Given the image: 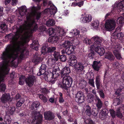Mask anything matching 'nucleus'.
<instances>
[{"instance_id": "obj_50", "label": "nucleus", "mask_w": 124, "mask_h": 124, "mask_svg": "<svg viewBox=\"0 0 124 124\" xmlns=\"http://www.w3.org/2000/svg\"><path fill=\"white\" fill-rule=\"evenodd\" d=\"M46 48L45 46H43L42 47V50L41 51V53L42 54H43L44 55L46 53L48 52L46 51Z\"/></svg>"}, {"instance_id": "obj_53", "label": "nucleus", "mask_w": 124, "mask_h": 124, "mask_svg": "<svg viewBox=\"0 0 124 124\" xmlns=\"http://www.w3.org/2000/svg\"><path fill=\"white\" fill-rule=\"evenodd\" d=\"M66 58L65 56L63 55H61L60 58V59L61 61L62 62L65 61L66 60Z\"/></svg>"}, {"instance_id": "obj_28", "label": "nucleus", "mask_w": 124, "mask_h": 124, "mask_svg": "<svg viewBox=\"0 0 124 124\" xmlns=\"http://www.w3.org/2000/svg\"><path fill=\"white\" fill-rule=\"evenodd\" d=\"M94 69L97 71H98L101 66V64L100 62H98L94 61L93 62V65H92Z\"/></svg>"}, {"instance_id": "obj_43", "label": "nucleus", "mask_w": 124, "mask_h": 124, "mask_svg": "<svg viewBox=\"0 0 124 124\" xmlns=\"http://www.w3.org/2000/svg\"><path fill=\"white\" fill-rule=\"evenodd\" d=\"M53 55L56 61L58 60L60 56V54L59 52L55 51L54 52Z\"/></svg>"}, {"instance_id": "obj_38", "label": "nucleus", "mask_w": 124, "mask_h": 124, "mask_svg": "<svg viewBox=\"0 0 124 124\" xmlns=\"http://www.w3.org/2000/svg\"><path fill=\"white\" fill-rule=\"evenodd\" d=\"M123 17L122 16L119 17L117 20V23L118 24H122L124 23V13L122 14Z\"/></svg>"}, {"instance_id": "obj_40", "label": "nucleus", "mask_w": 124, "mask_h": 124, "mask_svg": "<svg viewBox=\"0 0 124 124\" xmlns=\"http://www.w3.org/2000/svg\"><path fill=\"white\" fill-rule=\"evenodd\" d=\"M11 119L10 116L8 115H6L4 117V120L6 122L7 124H9L11 122Z\"/></svg>"}, {"instance_id": "obj_64", "label": "nucleus", "mask_w": 124, "mask_h": 124, "mask_svg": "<svg viewBox=\"0 0 124 124\" xmlns=\"http://www.w3.org/2000/svg\"><path fill=\"white\" fill-rule=\"evenodd\" d=\"M3 8L0 7V16H1L2 15L3 12Z\"/></svg>"}, {"instance_id": "obj_36", "label": "nucleus", "mask_w": 124, "mask_h": 124, "mask_svg": "<svg viewBox=\"0 0 124 124\" xmlns=\"http://www.w3.org/2000/svg\"><path fill=\"white\" fill-rule=\"evenodd\" d=\"M86 83L85 80L82 79L79 81V85L80 88H83L86 86Z\"/></svg>"}, {"instance_id": "obj_19", "label": "nucleus", "mask_w": 124, "mask_h": 124, "mask_svg": "<svg viewBox=\"0 0 124 124\" xmlns=\"http://www.w3.org/2000/svg\"><path fill=\"white\" fill-rule=\"evenodd\" d=\"M74 66V68L76 71L80 72L83 70L84 68V66L80 62L77 63Z\"/></svg>"}, {"instance_id": "obj_5", "label": "nucleus", "mask_w": 124, "mask_h": 124, "mask_svg": "<svg viewBox=\"0 0 124 124\" xmlns=\"http://www.w3.org/2000/svg\"><path fill=\"white\" fill-rule=\"evenodd\" d=\"M91 40L94 41L93 44L90 46V48L91 50H93L95 47L97 46L101 45L102 39L97 36L96 35L93 37L91 38Z\"/></svg>"}, {"instance_id": "obj_26", "label": "nucleus", "mask_w": 124, "mask_h": 124, "mask_svg": "<svg viewBox=\"0 0 124 124\" xmlns=\"http://www.w3.org/2000/svg\"><path fill=\"white\" fill-rule=\"evenodd\" d=\"M70 34L73 36H76V37H78L80 34V31L77 29H74L71 31Z\"/></svg>"}, {"instance_id": "obj_2", "label": "nucleus", "mask_w": 124, "mask_h": 124, "mask_svg": "<svg viewBox=\"0 0 124 124\" xmlns=\"http://www.w3.org/2000/svg\"><path fill=\"white\" fill-rule=\"evenodd\" d=\"M71 77L69 76H65L63 78L62 83L59 86H60L63 89H67L68 88L71 86L72 82Z\"/></svg>"}, {"instance_id": "obj_27", "label": "nucleus", "mask_w": 124, "mask_h": 124, "mask_svg": "<svg viewBox=\"0 0 124 124\" xmlns=\"http://www.w3.org/2000/svg\"><path fill=\"white\" fill-rule=\"evenodd\" d=\"M99 24V21L97 20H95L92 22L91 25L92 28L97 29L98 27Z\"/></svg>"}, {"instance_id": "obj_58", "label": "nucleus", "mask_w": 124, "mask_h": 124, "mask_svg": "<svg viewBox=\"0 0 124 124\" xmlns=\"http://www.w3.org/2000/svg\"><path fill=\"white\" fill-rule=\"evenodd\" d=\"M21 10L23 11V12H26L27 11V9L26 7L25 6H23L21 8Z\"/></svg>"}, {"instance_id": "obj_61", "label": "nucleus", "mask_w": 124, "mask_h": 124, "mask_svg": "<svg viewBox=\"0 0 124 124\" xmlns=\"http://www.w3.org/2000/svg\"><path fill=\"white\" fill-rule=\"evenodd\" d=\"M102 112H101L99 114V117L102 120H103L104 119L105 115V114L103 115V116H102Z\"/></svg>"}, {"instance_id": "obj_55", "label": "nucleus", "mask_w": 124, "mask_h": 124, "mask_svg": "<svg viewBox=\"0 0 124 124\" xmlns=\"http://www.w3.org/2000/svg\"><path fill=\"white\" fill-rule=\"evenodd\" d=\"M48 30L49 33L50 35H52L54 32V29L52 28H50Z\"/></svg>"}, {"instance_id": "obj_59", "label": "nucleus", "mask_w": 124, "mask_h": 124, "mask_svg": "<svg viewBox=\"0 0 124 124\" xmlns=\"http://www.w3.org/2000/svg\"><path fill=\"white\" fill-rule=\"evenodd\" d=\"M84 3V2L83 1H82L80 2H77V6L79 7H80L83 5Z\"/></svg>"}, {"instance_id": "obj_48", "label": "nucleus", "mask_w": 124, "mask_h": 124, "mask_svg": "<svg viewBox=\"0 0 124 124\" xmlns=\"http://www.w3.org/2000/svg\"><path fill=\"white\" fill-rule=\"evenodd\" d=\"M56 49V47H50L47 48V52L48 53H51L54 51Z\"/></svg>"}, {"instance_id": "obj_11", "label": "nucleus", "mask_w": 124, "mask_h": 124, "mask_svg": "<svg viewBox=\"0 0 124 124\" xmlns=\"http://www.w3.org/2000/svg\"><path fill=\"white\" fill-rule=\"evenodd\" d=\"M57 9L56 7L53 5H51L49 8H47L45 10V13L49 12L51 15H54L56 13L57 11Z\"/></svg>"}, {"instance_id": "obj_14", "label": "nucleus", "mask_w": 124, "mask_h": 124, "mask_svg": "<svg viewBox=\"0 0 124 124\" xmlns=\"http://www.w3.org/2000/svg\"><path fill=\"white\" fill-rule=\"evenodd\" d=\"M111 38L116 39H122L124 36V34L122 33H117L116 31L113 33L112 32L111 33Z\"/></svg>"}, {"instance_id": "obj_18", "label": "nucleus", "mask_w": 124, "mask_h": 124, "mask_svg": "<svg viewBox=\"0 0 124 124\" xmlns=\"http://www.w3.org/2000/svg\"><path fill=\"white\" fill-rule=\"evenodd\" d=\"M34 116L35 120L37 122L36 124L40 123L42 120V115L40 114L39 112H38L35 114Z\"/></svg>"}, {"instance_id": "obj_34", "label": "nucleus", "mask_w": 124, "mask_h": 124, "mask_svg": "<svg viewBox=\"0 0 124 124\" xmlns=\"http://www.w3.org/2000/svg\"><path fill=\"white\" fill-rule=\"evenodd\" d=\"M74 47L72 45H71L68 47L66 49L67 53L68 54L71 53L74 51Z\"/></svg>"}, {"instance_id": "obj_25", "label": "nucleus", "mask_w": 124, "mask_h": 124, "mask_svg": "<svg viewBox=\"0 0 124 124\" xmlns=\"http://www.w3.org/2000/svg\"><path fill=\"white\" fill-rule=\"evenodd\" d=\"M46 68V66L45 64H42L40 67L39 72L37 73L38 75L40 76L44 74L45 72Z\"/></svg>"}, {"instance_id": "obj_32", "label": "nucleus", "mask_w": 124, "mask_h": 124, "mask_svg": "<svg viewBox=\"0 0 124 124\" xmlns=\"http://www.w3.org/2000/svg\"><path fill=\"white\" fill-rule=\"evenodd\" d=\"M40 104L39 102L38 101L34 102L32 104L31 108L32 110H37V108H38Z\"/></svg>"}, {"instance_id": "obj_51", "label": "nucleus", "mask_w": 124, "mask_h": 124, "mask_svg": "<svg viewBox=\"0 0 124 124\" xmlns=\"http://www.w3.org/2000/svg\"><path fill=\"white\" fill-rule=\"evenodd\" d=\"M65 32L64 31V30L62 29H60L59 32L60 36H64L65 35Z\"/></svg>"}, {"instance_id": "obj_16", "label": "nucleus", "mask_w": 124, "mask_h": 124, "mask_svg": "<svg viewBox=\"0 0 124 124\" xmlns=\"http://www.w3.org/2000/svg\"><path fill=\"white\" fill-rule=\"evenodd\" d=\"M69 65L72 66H74L77 63L76 60V57L74 55H72L69 57Z\"/></svg>"}, {"instance_id": "obj_1", "label": "nucleus", "mask_w": 124, "mask_h": 124, "mask_svg": "<svg viewBox=\"0 0 124 124\" xmlns=\"http://www.w3.org/2000/svg\"><path fill=\"white\" fill-rule=\"evenodd\" d=\"M32 33H16L15 36L12 34L6 35L5 38L11 39V44L8 46L0 56L3 61L0 62V83L3 81L5 75L9 70L8 66L10 63L12 64L14 61L18 56L21 59L23 58L25 48L23 47ZM6 89L5 84H2L0 86V91L4 92Z\"/></svg>"}, {"instance_id": "obj_35", "label": "nucleus", "mask_w": 124, "mask_h": 124, "mask_svg": "<svg viewBox=\"0 0 124 124\" xmlns=\"http://www.w3.org/2000/svg\"><path fill=\"white\" fill-rule=\"evenodd\" d=\"M55 60L53 57L49 58L47 62V64L48 65L52 66L55 63Z\"/></svg>"}, {"instance_id": "obj_6", "label": "nucleus", "mask_w": 124, "mask_h": 124, "mask_svg": "<svg viewBox=\"0 0 124 124\" xmlns=\"http://www.w3.org/2000/svg\"><path fill=\"white\" fill-rule=\"evenodd\" d=\"M122 109V108L120 107L118 108L116 110V113L113 109H110L109 110V112L113 118H114L116 116L117 117L123 119L124 118V117L121 111Z\"/></svg>"}, {"instance_id": "obj_24", "label": "nucleus", "mask_w": 124, "mask_h": 124, "mask_svg": "<svg viewBox=\"0 0 124 124\" xmlns=\"http://www.w3.org/2000/svg\"><path fill=\"white\" fill-rule=\"evenodd\" d=\"M10 98L8 94H3L1 98V101L2 102L5 103L7 102Z\"/></svg>"}, {"instance_id": "obj_12", "label": "nucleus", "mask_w": 124, "mask_h": 124, "mask_svg": "<svg viewBox=\"0 0 124 124\" xmlns=\"http://www.w3.org/2000/svg\"><path fill=\"white\" fill-rule=\"evenodd\" d=\"M114 7L116 9H121L124 7V0H120L116 1L114 5Z\"/></svg>"}, {"instance_id": "obj_8", "label": "nucleus", "mask_w": 124, "mask_h": 124, "mask_svg": "<svg viewBox=\"0 0 124 124\" xmlns=\"http://www.w3.org/2000/svg\"><path fill=\"white\" fill-rule=\"evenodd\" d=\"M85 113L86 115L88 116H90L93 114L94 116H96L98 113V110L96 108H94L93 109V111H91V108L88 105H87L86 107Z\"/></svg>"}, {"instance_id": "obj_42", "label": "nucleus", "mask_w": 124, "mask_h": 124, "mask_svg": "<svg viewBox=\"0 0 124 124\" xmlns=\"http://www.w3.org/2000/svg\"><path fill=\"white\" fill-rule=\"evenodd\" d=\"M58 39V37L57 36H55L51 37L49 39V40H51L50 41L52 43L56 42Z\"/></svg>"}, {"instance_id": "obj_39", "label": "nucleus", "mask_w": 124, "mask_h": 124, "mask_svg": "<svg viewBox=\"0 0 124 124\" xmlns=\"http://www.w3.org/2000/svg\"><path fill=\"white\" fill-rule=\"evenodd\" d=\"M94 96L91 94H89L87 95V100L89 103L92 102L93 101Z\"/></svg>"}, {"instance_id": "obj_60", "label": "nucleus", "mask_w": 124, "mask_h": 124, "mask_svg": "<svg viewBox=\"0 0 124 124\" xmlns=\"http://www.w3.org/2000/svg\"><path fill=\"white\" fill-rule=\"evenodd\" d=\"M99 94L100 97L102 98H104V93H103V91L102 90L99 91Z\"/></svg>"}, {"instance_id": "obj_30", "label": "nucleus", "mask_w": 124, "mask_h": 124, "mask_svg": "<svg viewBox=\"0 0 124 124\" xmlns=\"http://www.w3.org/2000/svg\"><path fill=\"white\" fill-rule=\"evenodd\" d=\"M95 84L97 89H99L100 86L101 85V83L100 81V76L97 75L96 77Z\"/></svg>"}, {"instance_id": "obj_9", "label": "nucleus", "mask_w": 124, "mask_h": 124, "mask_svg": "<svg viewBox=\"0 0 124 124\" xmlns=\"http://www.w3.org/2000/svg\"><path fill=\"white\" fill-rule=\"evenodd\" d=\"M39 6L35 7L34 6L31 7L29 8V10L32 13V15L33 16H36L37 20H39L40 17L41 13L37 12V11L40 9Z\"/></svg>"}, {"instance_id": "obj_29", "label": "nucleus", "mask_w": 124, "mask_h": 124, "mask_svg": "<svg viewBox=\"0 0 124 124\" xmlns=\"http://www.w3.org/2000/svg\"><path fill=\"white\" fill-rule=\"evenodd\" d=\"M8 28L5 23H0V31L1 32H5L7 30Z\"/></svg>"}, {"instance_id": "obj_57", "label": "nucleus", "mask_w": 124, "mask_h": 124, "mask_svg": "<svg viewBox=\"0 0 124 124\" xmlns=\"http://www.w3.org/2000/svg\"><path fill=\"white\" fill-rule=\"evenodd\" d=\"M42 92L43 93L45 94H47L49 93V91L48 90H47L45 88H44L43 89Z\"/></svg>"}, {"instance_id": "obj_13", "label": "nucleus", "mask_w": 124, "mask_h": 124, "mask_svg": "<svg viewBox=\"0 0 124 124\" xmlns=\"http://www.w3.org/2000/svg\"><path fill=\"white\" fill-rule=\"evenodd\" d=\"M36 78L34 76H30L26 79V82L30 86H31L33 84Z\"/></svg>"}, {"instance_id": "obj_54", "label": "nucleus", "mask_w": 124, "mask_h": 124, "mask_svg": "<svg viewBox=\"0 0 124 124\" xmlns=\"http://www.w3.org/2000/svg\"><path fill=\"white\" fill-rule=\"evenodd\" d=\"M51 1H48L47 0H46L43 1V4L45 6L48 4V5H49L51 4Z\"/></svg>"}, {"instance_id": "obj_33", "label": "nucleus", "mask_w": 124, "mask_h": 124, "mask_svg": "<svg viewBox=\"0 0 124 124\" xmlns=\"http://www.w3.org/2000/svg\"><path fill=\"white\" fill-rule=\"evenodd\" d=\"M55 22L52 19H49L46 23V25L48 27L52 26L55 24Z\"/></svg>"}, {"instance_id": "obj_37", "label": "nucleus", "mask_w": 124, "mask_h": 124, "mask_svg": "<svg viewBox=\"0 0 124 124\" xmlns=\"http://www.w3.org/2000/svg\"><path fill=\"white\" fill-rule=\"evenodd\" d=\"M15 109V108L14 107H9L8 108V111H7L6 113L10 115H12L13 114Z\"/></svg>"}, {"instance_id": "obj_7", "label": "nucleus", "mask_w": 124, "mask_h": 124, "mask_svg": "<svg viewBox=\"0 0 124 124\" xmlns=\"http://www.w3.org/2000/svg\"><path fill=\"white\" fill-rule=\"evenodd\" d=\"M92 18L91 15L82 14L80 18V22L82 23H88L91 22Z\"/></svg>"}, {"instance_id": "obj_22", "label": "nucleus", "mask_w": 124, "mask_h": 124, "mask_svg": "<svg viewBox=\"0 0 124 124\" xmlns=\"http://www.w3.org/2000/svg\"><path fill=\"white\" fill-rule=\"evenodd\" d=\"M70 72V68L68 67H65L62 69L61 72V75L62 77L64 76H67Z\"/></svg>"}, {"instance_id": "obj_47", "label": "nucleus", "mask_w": 124, "mask_h": 124, "mask_svg": "<svg viewBox=\"0 0 124 124\" xmlns=\"http://www.w3.org/2000/svg\"><path fill=\"white\" fill-rule=\"evenodd\" d=\"M84 42L87 44L90 45L92 43L91 40L89 39L87 37H86L84 38L83 40Z\"/></svg>"}, {"instance_id": "obj_62", "label": "nucleus", "mask_w": 124, "mask_h": 124, "mask_svg": "<svg viewBox=\"0 0 124 124\" xmlns=\"http://www.w3.org/2000/svg\"><path fill=\"white\" fill-rule=\"evenodd\" d=\"M59 101L60 103L63 102L64 101V99L62 97H59Z\"/></svg>"}, {"instance_id": "obj_23", "label": "nucleus", "mask_w": 124, "mask_h": 124, "mask_svg": "<svg viewBox=\"0 0 124 124\" xmlns=\"http://www.w3.org/2000/svg\"><path fill=\"white\" fill-rule=\"evenodd\" d=\"M105 57L111 61H113L115 58L112 54L109 51L106 53L105 54Z\"/></svg>"}, {"instance_id": "obj_15", "label": "nucleus", "mask_w": 124, "mask_h": 124, "mask_svg": "<svg viewBox=\"0 0 124 124\" xmlns=\"http://www.w3.org/2000/svg\"><path fill=\"white\" fill-rule=\"evenodd\" d=\"M95 51L100 56L103 55L105 53V51L103 47L101 46H98L95 47Z\"/></svg>"}, {"instance_id": "obj_44", "label": "nucleus", "mask_w": 124, "mask_h": 124, "mask_svg": "<svg viewBox=\"0 0 124 124\" xmlns=\"http://www.w3.org/2000/svg\"><path fill=\"white\" fill-rule=\"evenodd\" d=\"M36 56H35L34 57V58L32 60V61L34 62H37V63L41 61L42 60V59L39 56H37V58L35 59Z\"/></svg>"}, {"instance_id": "obj_49", "label": "nucleus", "mask_w": 124, "mask_h": 124, "mask_svg": "<svg viewBox=\"0 0 124 124\" xmlns=\"http://www.w3.org/2000/svg\"><path fill=\"white\" fill-rule=\"evenodd\" d=\"M123 88V87L121 86L119 89H118L116 91L115 93L118 96L120 95L122 93V90Z\"/></svg>"}, {"instance_id": "obj_31", "label": "nucleus", "mask_w": 124, "mask_h": 124, "mask_svg": "<svg viewBox=\"0 0 124 124\" xmlns=\"http://www.w3.org/2000/svg\"><path fill=\"white\" fill-rule=\"evenodd\" d=\"M95 101L96 102V106L98 108L100 109L102 106V103L100 99L97 96H96Z\"/></svg>"}, {"instance_id": "obj_63", "label": "nucleus", "mask_w": 124, "mask_h": 124, "mask_svg": "<svg viewBox=\"0 0 124 124\" xmlns=\"http://www.w3.org/2000/svg\"><path fill=\"white\" fill-rule=\"evenodd\" d=\"M26 12H23V11L21 10L19 12V14L22 16H23L25 15L26 13Z\"/></svg>"}, {"instance_id": "obj_21", "label": "nucleus", "mask_w": 124, "mask_h": 124, "mask_svg": "<svg viewBox=\"0 0 124 124\" xmlns=\"http://www.w3.org/2000/svg\"><path fill=\"white\" fill-rule=\"evenodd\" d=\"M58 70V69H56L55 68H54L53 69V73L52 74V81H55V79L59 76Z\"/></svg>"}, {"instance_id": "obj_17", "label": "nucleus", "mask_w": 124, "mask_h": 124, "mask_svg": "<svg viewBox=\"0 0 124 124\" xmlns=\"http://www.w3.org/2000/svg\"><path fill=\"white\" fill-rule=\"evenodd\" d=\"M87 75L88 76H90V77L89 78L88 77H87L88 79H89L88 83L91 86L94 87L95 86L94 85V82L93 79L94 77L93 73H88Z\"/></svg>"}, {"instance_id": "obj_3", "label": "nucleus", "mask_w": 124, "mask_h": 124, "mask_svg": "<svg viewBox=\"0 0 124 124\" xmlns=\"http://www.w3.org/2000/svg\"><path fill=\"white\" fill-rule=\"evenodd\" d=\"M112 48L114 50L113 53L116 58L118 59H120L122 58L121 57L119 53V50L121 48L122 46L120 45H118L116 43L111 44Z\"/></svg>"}, {"instance_id": "obj_52", "label": "nucleus", "mask_w": 124, "mask_h": 124, "mask_svg": "<svg viewBox=\"0 0 124 124\" xmlns=\"http://www.w3.org/2000/svg\"><path fill=\"white\" fill-rule=\"evenodd\" d=\"M113 66L115 68H117L120 66V64L117 62H114L113 64Z\"/></svg>"}, {"instance_id": "obj_20", "label": "nucleus", "mask_w": 124, "mask_h": 124, "mask_svg": "<svg viewBox=\"0 0 124 124\" xmlns=\"http://www.w3.org/2000/svg\"><path fill=\"white\" fill-rule=\"evenodd\" d=\"M44 116L45 118L47 120H50L54 118L52 114L49 111L45 112Z\"/></svg>"}, {"instance_id": "obj_46", "label": "nucleus", "mask_w": 124, "mask_h": 124, "mask_svg": "<svg viewBox=\"0 0 124 124\" xmlns=\"http://www.w3.org/2000/svg\"><path fill=\"white\" fill-rule=\"evenodd\" d=\"M63 45L64 46V47L66 49L68 47L71 45V43L70 41H65L64 43H63Z\"/></svg>"}, {"instance_id": "obj_10", "label": "nucleus", "mask_w": 124, "mask_h": 124, "mask_svg": "<svg viewBox=\"0 0 124 124\" xmlns=\"http://www.w3.org/2000/svg\"><path fill=\"white\" fill-rule=\"evenodd\" d=\"M75 100L79 103L83 102L84 100V96L83 92L81 91L78 92L76 94Z\"/></svg>"}, {"instance_id": "obj_56", "label": "nucleus", "mask_w": 124, "mask_h": 124, "mask_svg": "<svg viewBox=\"0 0 124 124\" xmlns=\"http://www.w3.org/2000/svg\"><path fill=\"white\" fill-rule=\"evenodd\" d=\"M18 3V0H12L11 5H16Z\"/></svg>"}, {"instance_id": "obj_41", "label": "nucleus", "mask_w": 124, "mask_h": 124, "mask_svg": "<svg viewBox=\"0 0 124 124\" xmlns=\"http://www.w3.org/2000/svg\"><path fill=\"white\" fill-rule=\"evenodd\" d=\"M24 100L23 98H21L17 101L16 104V106L17 107H20L22 104L24 103Z\"/></svg>"}, {"instance_id": "obj_4", "label": "nucleus", "mask_w": 124, "mask_h": 124, "mask_svg": "<svg viewBox=\"0 0 124 124\" xmlns=\"http://www.w3.org/2000/svg\"><path fill=\"white\" fill-rule=\"evenodd\" d=\"M116 25V22L114 20H108L106 21L105 24V29L108 31H112L115 28Z\"/></svg>"}, {"instance_id": "obj_45", "label": "nucleus", "mask_w": 124, "mask_h": 124, "mask_svg": "<svg viewBox=\"0 0 124 124\" xmlns=\"http://www.w3.org/2000/svg\"><path fill=\"white\" fill-rule=\"evenodd\" d=\"M19 84L21 85H23L24 84V77L23 76H21L19 78Z\"/></svg>"}]
</instances>
